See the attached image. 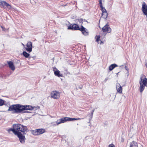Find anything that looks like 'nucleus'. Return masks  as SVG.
I'll return each mask as SVG.
<instances>
[{
	"mask_svg": "<svg viewBox=\"0 0 147 147\" xmlns=\"http://www.w3.org/2000/svg\"><path fill=\"white\" fill-rule=\"evenodd\" d=\"M99 1H102V0H99Z\"/></svg>",
	"mask_w": 147,
	"mask_h": 147,
	"instance_id": "ea45409f",
	"label": "nucleus"
},
{
	"mask_svg": "<svg viewBox=\"0 0 147 147\" xmlns=\"http://www.w3.org/2000/svg\"><path fill=\"white\" fill-rule=\"evenodd\" d=\"M116 88L117 92L120 93H122V87L119 84L117 83L116 84Z\"/></svg>",
	"mask_w": 147,
	"mask_h": 147,
	"instance_id": "2eb2a0df",
	"label": "nucleus"
},
{
	"mask_svg": "<svg viewBox=\"0 0 147 147\" xmlns=\"http://www.w3.org/2000/svg\"><path fill=\"white\" fill-rule=\"evenodd\" d=\"M49 116H50L51 117V118H52V117H52V116H51V115H49Z\"/></svg>",
	"mask_w": 147,
	"mask_h": 147,
	"instance_id": "e433bc0d",
	"label": "nucleus"
},
{
	"mask_svg": "<svg viewBox=\"0 0 147 147\" xmlns=\"http://www.w3.org/2000/svg\"><path fill=\"white\" fill-rule=\"evenodd\" d=\"M145 65L146 66V67H147V63Z\"/></svg>",
	"mask_w": 147,
	"mask_h": 147,
	"instance_id": "c9c22d12",
	"label": "nucleus"
},
{
	"mask_svg": "<svg viewBox=\"0 0 147 147\" xmlns=\"http://www.w3.org/2000/svg\"><path fill=\"white\" fill-rule=\"evenodd\" d=\"M142 10L144 15L147 14V5L144 2L142 3Z\"/></svg>",
	"mask_w": 147,
	"mask_h": 147,
	"instance_id": "6e6552de",
	"label": "nucleus"
},
{
	"mask_svg": "<svg viewBox=\"0 0 147 147\" xmlns=\"http://www.w3.org/2000/svg\"><path fill=\"white\" fill-rule=\"evenodd\" d=\"M94 110H92V111L91 113L90 119H89V120H91L92 119V117L93 115V113H94Z\"/></svg>",
	"mask_w": 147,
	"mask_h": 147,
	"instance_id": "c85d7f7f",
	"label": "nucleus"
},
{
	"mask_svg": "<svg viewBox=\"0 0 147 147\" xmlns=\"http://www.w3.org/2000/svg\"><path fill=\"white\" fill-rule=\"evenodd\" d=\"M108 80V79L107 78H106V79H105V81H106Z\"/></svg>",
	"mask_w": 147,
	"mask_h": 147,
	"instance_id": "f704fd0d",
	"label": "nucleus"
},
{
	"mask_svg": "<svg viewBox=\"0 0 147 147\" xmlns=\"http://www.w3.org/2000/svg\"><path fill=\"white\" fill-rule=\"evenodd\" d=\"M51 95V97L55 99H59L60 96V92L56 91H52Z\"/></svg>",
	"mask_w": 147,
	"mask_h": 147,
	"instance_id": "39448f33",
	"label": "nucleus"
},
{
	"mask_svg": "<svg viewBox=\"0 0 147 147\" xmlns=\"http://www.w3.org/2000/svg\"><path fill=\"white\" fill-rule=\"evenodd\" d=\"M119 72L117 74H117H118V73H119Z\"/></svg>",
	"mask_w": 147,
	"mask_h": 147,
	"instance_id": "a19ab883",
	"label": "nucleus"
},
{
	"mask_svg": "<svg viewBox=\"0 0 147 147\" xmlns=\"http://www.w3.org/2000/svg\"><path fill=\"white\" fill-rule=\"evenodd\" d=\"M53 71L55 75L58 77H63V75L60 74V71L55 67H53Z\"/></svg>",
	"mask_w": 147,
	"mask_h": 147,
	"instance_id": "ddd939ff",
	"label": "nucleus"
},
{
	"mask_svg": "<svg viewBox=\"0 0 147 147\" xmlns=\"http://www.w3.org/2000/svg\"><path fill=\"white\" fill-rule=\"evenodd\" d=\"M32 134L34 135H38V131L37 129L32 131Z\"/></svg>",
	"mask_w": 147,
	"mask_h": 147,
	"instance_id": "4be33fe9",
	"label": "nucleus"
},
{
	"mask_svg": "<svg viewBox=\"0 0 147 147\" xmlns=\"http://www.w3.org/2000/svg\"><path fill=\"white\" fill-rule=\"evenodd\" d=\"M67 121H68V117H65L62 118L59 120H57L56 123L57 125H59L61 123H64Z\"/></svg>",
	"mask_w": 147,
	"mask_h": 147,
	"instance_id": "f8f14e48",
	"label": "nucleus"
},
{
	"mask_svg": "<svg viewBox=\"0 0 147 147\" xmlns=\"http://www.w3.org/2000/svg\"><path fill=\"white\" fill-rule=\"evenodd\" d=\"M8 64L9 68L12 71H14L15 69V67L13 65V62L11 61H7Z\"/></svg>",
	"mask_w": 147,
	"mask_h": 147,
	"instance_id": "4468645a",
	"label": "nucleus"
},
{
	"mask_svg": "<svg viewBox=\"0 0 147 147\" xmlns=\"http://www.w3.org/2000/svg\"><path fill=\"white\" fill-rule=\"evenodd\" d=\"M80 31L82 32V33L85 36H88L89 33L88 30L85 28L83 26L81 25Z\"/></svg>",
	"mask_w": 147,
	"mask_h": 147,
	"instance_id": "9b49d317",
	"label": "nucleus"
},
{
	"mask_svg": "<svg viewBox=\"0 0 147 147\" xmlns=\"http://www.w3.org/2000/svg\"><path fill=\"white\" fill-rule=\"evenodd\" d=\"M109 147H115L114 145L112 144V145H109Z\"/></svg>",
	"mask_w": 147,
	"mask_h": 147,
	"instance_id": "473e14b6",
	"label": "nucleus"
},
{
	"mask_svg": "<svg viewBox=\"0 0 147 147\" xmlns=\"http://www.w3.org/2000/svg\"><path fill=\"white\" fill-rule=\"evenodd\" d=\"M14 126H15L14 124L13 125V127L10 128L9 129H8L7 131L9 132L10 131H12L13 133L15 135H16L17 133L18 132V131H17L16 130H15V128H14L15 127Z\"/></svg>",
	"mask_w": 147,
	"mask_h": 147,
	"instance_id": "dca6fc26",
	"label": "nucleus"
},
{
	"mask_svg": "<svg viewBox=\"0 0 147 147\" xmlns=\"http://www.w3.org/2000/svg\"><path fill=\"white\" fill-rule=\"evenodd\" d=\"M145 15L146 16V17L147 18V14L146 15Z\"/></svg>",
	"mask_w": 147,
	"mask_h": 147,
	"instance_id": "4c0bfd02",
	"label": "nucleus"
},
{
	"mask_svg": "<svg viewBox=\"0 0 147 147\" xmlns=\"http://www.w3.org/2000/svg\"><path fill=\"white\" fill-rule=\"evenodd\" d=\"M1 28H2V30L4 31H6L8 30V29H7V30L4 27H3L2 26H1Z\"/></svg>",
	"mask_w": 147,
	"mask_h": 147,
	"instance_id": "cd10ccee",
	"label": "nucleus"
},
{
	"mask_svg": "<svg viewBox=\"0 0 147 147\" xmlns=\"http://www.w3.org/2000/svg\"><path fill=\"white\" fill-rule=\"evenodd\" d=\"M102 16L103 18L106 19L107 18L108 16V13L107 11H106L104 12H103Z\"/></svg>",
	"mask_w": 147,
	"mask_h": 147,
	"instance_id": "5701e85b",
	"label": "nucleus"
},
{
	"mask_svg": "<svg viewBox=\"0 0 147 147\" xmlns=\"http://www.w3.org/2000/svg\"><path fill=\"white\" fill-rule=\"evenodd\" d=\"M40 107H32L31 105H23L19 104L13 105H10L9 107L8 111L12 112V113H22L23 111L25 110L36 111L39 109Z\"/></svg>",
	"mask_w": 147,
	"mask_h": 147,
	"instance_id": "f257e3e1",
	"label": "nucleus"
},
{
	"mask_svg": "<svg viewBox=\"0 0 147 147\" xmlns=\"http://www.w3.org/2000/svg\"><path fill=\"white\" fill-rule=\"evenodd\" d=\"M102 1H99V5L100 8H101V10L102 11V12H104L107 11L105 8L103 7L102 5Z\"/></svg>",
	"mask_w": 147,
	"mask_h": 147,
	"instance_id": "f3484780",
	"label": "nucleus"
},
{
	"mask_svg": "<svg viewBox=\"0 0 147 147\" xmlns=\"http://www.w3.org/2000/svg\"><path fill=\"white\" fill-rule=\"evenodd\" d=\"M15 130L19 132H23L24 134L27 130V128L26 126H23L21 124L18 123L14 124Z\"/></svg>",
	"mask_w": 147,
	"mask_h": 147,
	"instance_id": "7ed1b4c3",
	"label": "nucleus"
},
{
	"mask_svg": "<svg viewBox=\"0 0 147 147\" xmlns=\"http://www.w3.org/2000/svg\"><path fill=\"white\" fill-rule=\"evenodd\" d=\"M102 30L103 32H107L108 33H110L111 31V29L109 26L108 24H107L102 28Z\"/></svg>",
	"mask_w": 147,
	"mask_h": 147,
	"instance_id": "0eeeda50",
	"label": "nucleus"
},
{
	"mask_svg": "<svg viewBox=\"0 0 147 147\" xmlns=\"http://www.w3.org/2000/svg\"><path fill=\"white\" fill-rule=\"evenodd\" d=\"M32 112H30V111H23V112H22V113H31Z\"/></svg>",
	"mask_w": 147,
	"mask_h": 147,
	"instance_id": "7c9ffc66",
	"label": "nucleus"
},
{
	"mask_svg": "<svg viewBox=\"0 0 147 147\" xmlns=\"http://www.w3.org/2000/svg\"><path fill=\"white\" fill-rule=\"evenodd\" d=\"M77 21L78 22H79L80 23H82V24L83 21V19L82 18L80 19H78L77 20Z\"/></svg>",
	"mask_w": 147,
	"mask_h": 147,
	"instance_id": "a878e982",
	"label": "nucleus"
},
{
	"mask_svg": "<svg viewBox=\"0 0 147 147\" xmlns=\"http://www.w3.org/2000/svg\"><path fill=\"white\" fill-rule=\"evenodd\" d=\"M129 147H138L137 143L134 141L132 142L130 144Z\"/></svg>",
	"mask_w": 147,
	"mask_h": 147,
	"instance_id": "a211bd4d",
	"label": "nucleus"
},
{
	"mask_svg": "<svg viewBox=\"0 0 147 147\" xmlns=\"http://www.w3.org/2000/svg\"><path fill=\"white\" fill-rule=\"evenodd\" d=\"M51 124L52 125V126H55L56 125H57V123H51Z\"/></svg>",
	"mask_w": 147,
	"mask_h": 147,
	"instance_id": "c756f323",
	"label": "nucleus"
},
{
	"mask_svg": "<svg viewBox=\"0 0 147 147\" xmlns=\"http://www.w3.org/2000/svg\"><path fill=\"white\" fill-rule=\"evenodd\" d=\"M139 83L140 85V92H142L144 90L145 87H147V79L144 75H142L141 76Z\"/></svg>",
	"mask_w": 147,
	"mask_h": 147,
	"instance_id": "f03ea898",
	"label": "nucleus"
},
{
	"mask_svg": "<svg viewBox=\"0 0 147 147\" xmlns=\"http://www.w3.org/2000/svg\"><path fill=\"white\" fill-rule=\"evenodd\" d=\"M125 69L127 71H128L129 70V69H128V67L126 66H125Z\"/></svg>",
	"mask_w": 147,
	"mask_h": 147,
	"instance_id": "2f4dec72",
	"label": "nucleus"
},
{
	"mask_svg": "<svg viewBox=\"0 0 147 147\" xmlns=\"http://www.w3.org/2000/svg\"><path fill=\"white\" fill-rule=\"evenodd\" d=\"M123 65H122V66H121L120 67H123Z\"/></svg>",
	"mask_w": 147,
	"mask_h": 147,
	"instance_id": "58836bf2",
	"label": "nucleus"
},
{
	"mask_svg": "<svg viewBox=\"0 0 147 147\" xmlns=\"http://www.w3.org/2000/svg\"><path fill=\"white\" fill-rule=\"evenodd\" d=\"M68 29L71 30H80V28L79 26L76 24H74L73 25L70 24L68 27Z\"/></svg>",
	"mask_w": 147,
	"mask_h": 147,
	"instance_id": "423d86ee",
	"label": "nucleus"
},
{
	"mask_svg": "<svg viewBox=\"0 0 147 147\" xmlns=\"http://www.w3.org/2000/svg\"><path fill=\"white\" fill-rule=\"evenodd\" d=\"M81 119H80V118H76V120H80Z\"/></svg>",
	"mask_w": 147,
	"mask_h": 147,
	"instance_id": "72a5a7b5",
	"label": "nucleus"
},
{
	"mask_svg": "<svg viewBox=\"0 0 147 147\" xmlns=\"http://www.w3.org/2000/svg\"><path fill=\"white\" fill-rule=\"evenodd\" d=\"M117 66H118V65L115 64H112L109 66V70L110 71H111L115 67Z\"/></svg>",
	"mask_w": 147,
	"mask_h": 147,
	"instance_id": "6ab92c4d",
	"label": "nucleus"
},
{
	"mask_svg": "<svg viewBox=\"0 0 147 147\" xmlns=\"http://www.w3.org/2000/svg\"><path fill=\"white\" fill-rule=\"evenodd\" d=\"M26 46L27 47L25 48L26 50L29 53L31 52L32 50V42L30 41L28 42L26 45Z\"/></svg>",
	"mask_w": 147,
	"mask_h": 147,
	"instance_id": "1a4fd4ad",
	"label": "nucleus"
},
{
	"mask_svg": "<svg viewBox=\"0 0 147 147\" xmlns=\"http://www.w3.org/2000/svg\"><path fill=\"white\" fill-rule=\"evenodd\" d=\"M100 35H96L95 36V38L96 39V42L98 43L101 44L102 42L101 40H100V42H99L100 41Z\"/></svg>",
	"mask_w": 147,
	"mask_h": 147,
	"instance_id": "412c9836",
	"label": "nucleus"
},
{
	"mask_svg": "<svg viewBox=\"0 0 147 147\" xmlns=\"http://www.w3.org/2000/svg\"><path fill=\"white\" fill-rule=\"evenodd\" d=\"M37 129L38 131V134L39 135L44 133L45 131V129Z\"/></svg>",
	"mask_w": 147,
	"mask_h": 147,
	"instance_id": "aec40b11",
	"label": "nucleus"
},
{
	"mask_svg": "<svg viewBox=\"0 0 147 147\" xmlns=\"http://www.w3.org/2000/svg\"><path fill=\"white\" fill-rule=\"evenodd\" d=\"M16 135L17 136V137L19 138V140L21 143L22 144L25 143L26 138L25 136L23 135L21 132L18 131L16 134Z\"/></svg>",
	"mask_w": 147,
	"mask_h": 147,
	"instance_id": "20e7f679",
	"label": "nucleus"
},
{
	"mask_svg": "<svg viewBox=\"0 0 147 147\" xmlns=\"http://www.w3.org/2000/svg\"><path fill=\"white\" fill-rule=\"evenodd\" d=\"M22 54L23 56L26 58H30V57H29L30 56V54L27 53L26 51H24L22 53Z\"/></svg>",
	"mask_w": 147,
	"mask_h": 147,
	"instance_id": "b1692460",
	"label": "nucleus"
},
{
	"mask_svg": "<svg viewBox=\"0 0 147 147\" xmlns=\"http://www.w3.org/2000/svg\"><path fill=\"white\" fill-rule=\"evenodd\" d=\"M68 121H72L74 120H76L75 118H72L70 117H68Z\"/></svg>",
	"mask_w": 147,
	"mask_h": 147,
	"instance_id": "bb28decb",
	"label": "nucleus"
},
{
	"mask_svg": "<svg viewBox=\"0 0 147 147\" xmlns=\"http://www.w3.org/2000/svg\"><path fill=\"white\" fill-rule=\"evenodd\" d=\"M0 5L3 7H5V6L9 9H10L11 8V6L9 4L4 1H0Z\"/></svg>",
	"mask_w": 147,
	"mask_h": 147,
	"instance_id": "9d476101",
	"label": "nucleus"
},
{
	"mask_svg": "<svg viewBox=\"0 0 147 147\" xmlns=\"http://www.w3.org/2000/svg\"><path fill=\"white\" fill-rule=\"evenodd\" d=\"M4 104V101L0 99V106L3 105Z\"/></svg>",
	"mask_w": 147,
	"mask_h": 147,
	"instance_id": "393cba45",
	"label": "nucleus"
}]
</instances>
